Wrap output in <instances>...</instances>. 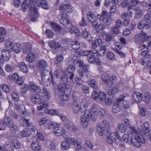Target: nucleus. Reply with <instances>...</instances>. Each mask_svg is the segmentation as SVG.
<instances>
[{
	"mask_svg": "<svg viewBox=\"0 0 151 151\" xmlns=\"http://www.w3.org/2000/svg\"><path fill=\"white\" fill-rule=\"evenodd\" d=\"M35 1L36 0H25L23 1L21 7L22 10L24 12L26 11L29 7L32 14L31 20L32 22L35 21L39 16L35 6Z\"/></svg>",
	"mask_w": 151,
	"mask_h": 151,
	"instance_id": "f257e3e1",
	"label": "nucleus"
},
{
	"mask_svg": "<svg viewBox=\"0 0 151 151\" xmlns=\"http://www.w3.org/2000/svg\"><path fill=\"white\" fill-rule=\"evenodd\" d=\"M83 114L81 115L80 121L81 124L83 128H85L87 127L90 118L93 121H96L97 118V112L90 111L85 109L83 112Z\"/></svg>",
	"mask_w": 151,
	"mask_h": 151,
	"instance_id": "f03ea898",
	"label": "nucleus"
},
{
	"mask_svg": "<svg viewBox=\"0 0 151 151\" xmlns=\"http://www.w3.org/2000/svg\"><path fill=\"white\" fill-rule=\"evenodd\" d=\"M5 47L9 49L10 51L12 52L14 51L17 53H19L21 49L20 45L19 44L16 43L13 45L12 42L7 40L5 41Z\"/></svg>",
	"mask_w": 151,
	"mask_h": 151,
	"instance_id": "7ed1b4c3",
	"label": "nucleus"
},
{
	"mask_svg": "<svg viewBox=\"0 0 151 151\" xmlns=\"http://www.w3.org/2000/svg\"><path fill=\"white\" fill-rule=\"evenodd\" d=\"M4 121L7 124V125L10 128V130L11 133H15L18 131L17 126L13 122V121L9 119V117L5 116Z\"/></svg>",
	"mask_w": 151,
	"mask_h": 151,
	"instance_id": "20e7f679",
	"label": "nucleus"
},
{
	"mask_svg": "<svg viewBox=\"0 0 151 151\" xmlns=\"http://www.w3.org/2000/svg\"><path fill=\"white\" fill-rule=\"evenodd\" d=\"M131 143L137 147H139L141 143H145V141L142 136L136 135L135 137L132 138Z\"/></svg>",
	"mask_w": 151,
	"mask_h": 151,
	"instance_id": "39448f33",
	"label": "nucleus"
},
{
	"mask_svg": "<svg viewBox=\"0 0 151 151\" xmlns=\"http://www.w3.org/2000/svg\"><path fill=\"white\" fill-rule=\"evenodd\" d=\"M87 60L89 63H93L97 62V64H99L98 62V54L94 52L93 50L90 52V54L88 55L87 57Z\"/></svg>",
	"mask_w": 151,
	"mask_h": 151,
	"instance_id": "423d86ee",
	"label": "nucleus"
},
{
	"mask_svg": "<svg viewBox=\"0 0 151 151\" xmlns=\"http://www.w3.org/2000/svg\"><path fill=\"white\" fill-rule=\"evenodd\" d=\"M49 46L51 48V50L53 53L57 52V50L61 47V45L59 42H57L55 40L49 41L48 43Z\"/></svg>",
	"mask_w": 151,
	"mask_h": 151,
	"instance_id": "0eeeda50",
	"label": "nucleus"
},
{
	"mask_svg": "<svg viewBox=\"0 0 151 151\" xmlns=\"http://www.w3.org/2000/svg\"><path fill=\"white\" fill-rule=\"evenodd\" d=\"M60 83L63 84L67 89L71 88L72 85L68 81V77L65 74L62 75L60 77Z\"/></svg>",
	"mask_w": 151,
	"mask_h": 151,
	"instance_id": "6e6552de",
	"label": "nucleus"
},
{
	"mask_svg": "<svg viewBox=\"0 0 151 151\" xmlns=\"http://www.w3.org/2000/svg\"><path fill=\"white\" fill-rule=\"evenodd\" d=\"M61 13L60 16L61 18L60 19V23L64 26H66L65 24L68 23L70 25L71 23V21L68 19L67 13L64 11H62Z\"/></svg>",
	"mask_w": 151,
	"mask_h": 151,
	"instance_id": "1a4fd4ad",
	"label": "nucleus"
},
{
	"mask_svg": "<svg viewBox=\"0 0 151 151\" xmlns=\"http://www.w3.org/2000/svg\"><path fill=\"white\" fill-rule=\"evenodd\" d=\"M29 90L33 92H36L37 93H40L41 92V89L40 87L35 84L34 83H30L28 86Z\"/></svg>",
	"mask_w": 151,
	"mask_h": 151,
	"instance_id": "9d476101",
	"label": "nucleus"
},
{
	"mask_svg": "<svg viewBox=\"0 0 151 151\" xmlns=\"http://www.w3.org/2000/svg\"><path fill=\"white\" fill-rule=\"evenodd\" d=\"M32 101L34 104H39L42 102V99L40 94L37 93H34L31 96Z\"/></svg>",
	"mask_w": 151,
	"mask_h": 151,
	"instance_id": "9b49d317",
	"label": "nucleus"
},
{
	"mask_svg": "<svg viewBox=\"0 0 151 151\" xmlns=\"http://www.w3.org/2000/svg\"><path fill=\"white\" fill-rule=\"evenodd\" d=\"M142 99V95L139 92L136 91L134 93L132 96V99L136 103L140 102Z\"/></svg>",
	"mask_w": 151,
	"mask_h": 151,
	"instance_id": "f8f14e48",
	"label": "nucleus"
},
{
	"mask_svg": "<svg viewBox=\"0 0 151 151\" xmlns=\"http://www.w3.org/2000/svg\"><path fill=\"white\" fill-rule=\"evenodd\" d=\"M11 52L9 51V49L7 50H2L1 52V56L5 60L8 61L10 58L9 53Z\"/></svg>",
	"mask_w": 151,
	"mask_h": 151,
	"instance_id": "ddd939ff",
	"label": "nucleus"
},
{
	"mask_svg": "<svg viewBox=\"0 0 151 151\" xmlns=\"http://www.w3.org/2000/svg\"><path fill=\"white\" fill-rule=\"evenodd\" d=\"M54 134L57 136L63 135L66 133L65 130L63 128L56 127L53 131Z\"/></svg>",
	"mask_w": 151,
	"mask_h": 151,
	"instance_id": "4468645a",
	"label": "nucleus"
},
{
	"mask_svg": "<svg viewBox=\"0 0 151 151\" xmlns=\"http://www.w3.org/2000/svg\"><path fill=\"white\" fill-rule=\"evenodd\" d=\"M12 78L16 81L17 84L19 85H22L23 82V77L19 76L17 73H14L13 74Z\"/></svg>",
	"mask_w": 151,
	"mask_h": 151,
	"instance_id": "2eb2a0df",
	"label": "nucleus"
},
{
	"mask_svg": "<svg viewBox=\"0 0 151 151\" xmlns=\"http://www.w3.org/2000/svg\"><path fill=\"white\" fill-rule=\"evenodd\" d=\"M75 69V67L72 65H69L67 68V72L70 75L69 78L72 81H73L74 76V72Z\"/></svg>",
	"mask_w": 151,
	"mask_h": 151,
	"instance_id": "dca6fc26",
	"label": "nucleus"
},
{
	"mask_svg": "<svg viewBox=\"0 0 151 151\" xmlns=\"http://www.w3.org/2000/svg\"><path fill=\"white\" fill-rule=\"evenodd\" d=\"M37 5L45 9H48L49 8L48 4L46 0H38Z\"/></svg>",
	"mask_w": 151,
	"mask_h": 151,
	"instance_id": "f3484780",
	"label": "nucleus"
},
{
	"mask_svg": "<svg viewBox=\"0 0 151 151\" xmlns=\"http://www.w3.org/2000/svg\"><path fill=\"white\" fill-rule=\"evenodd\" d=\"M32 46L29 43H25L23 47L22 52L25 54H27L31 50Z\"/></svg>",
	"mask_w": 151,
	"mask_h": 151,
	"instance_id": "a211bd4d",
	"label": "nucleus"
},
{
	"mask_svg": "<svg viewBox=\"0 0 151 151\" xmlns=\"http://www.w3.org/2000/svg\"><path fill=\"white\" fill-rule=\"evenodd\" d=\"M65 126L67 129L72 132L76 133L78 131L77 128L76 126L71 125L68 123H65Z\"/></svg>",
	"mask_w": 151,
	"mask_h": 151,
	"instance_id": "6ab92c4d",
	"label": "nucleus"
},
{
	"mask_svg": "<svg viewBox=\"0 0 151 151\" xmlns=\"http://www.w3.org/2000/svg\"><path fill=\"white\" fill-rule=\"evenodd\" d=\"M18 66L20 70L23 72L27 73L28 72V68L27 65L24 62H21L19 63Z\"/></svg>",
	"mask_w": 151,
	"mask_h": 151,
	"instance_id": "aec40b11",
	"label": "nucleus"
},
{
	"mask_svg": "<svg viewBox=\"0 0 151 151\" xmlns=\"http://www.w3.org/2000/svg\"><path fill=\"white\" fill-rule=\"evenodd\" d=\"M63 4L65 6V11L69 13L72 12L73 7L70 3L68 1L67 2L66 1H63Z\"/></svg>",
	"mask_w": 151,
	"mask_h": 151,
	"instance_id": "412c9836",
	"label": "nucleus"
},
{
	"mask_svg": "<svg viewBox=\"0 0 151 151\" xmlns=\"http://www.w3.org/2000/svg\"><path fill=\"white\" fill-rule=\"evenodd\" d=\"M149 25L150 22H145L143 21H142L138 23L137 27L138 29H141L145 27H146L147 29L149 28Z\"/></svg>",
	"mask_w": 151,
	"mask_h": 151,
	"instance_id": "4be33fe9",
	"label": "nucleus"
},
{
	"mask_svg": "<svg viewBox=\"0 0 151 151\" xmlns=\"http://www.w3.org/2000/svg\"><path fill=\"white\" fill-rule=\"evenodd\" d=\"M5 116H9L12 117L14 119H17L19 118L18 115L16 113H14L11 110H7L6 112V115Z\"/></svg>",
	"mask_w": 151,
	"mask_h": 151,
	"instance_id": "5701e85b",
	"label": "nucleus"
},
{
	"mask_svg": "<svg viewBox=\"0 0 151 151\" xmlns=\"http://www.w3.org/2000/svg\"><path fill=\"white\" fill-rule=\"evenodd\" d=\"M106 48L105 46H102L98 50H94V52L98 54V55H99L101 56H104L106 53Z\"/></svg>",
	"mask_w": 151,
	"mask_h": 151,
	"instance_id": "b1692460",
	"label": "nucleus"
},
{
	"mask_svg": "<svg viewBox=\"0 0 151 151\" xmlns=\"http://www.w3.org/2000/svg\"><path fill=\"white\" fill-rule=\"evenodd\" d=\"M143 41V36L141 34L136 35L134 38V41L137 43H140Z\"/></svg>",
	"mask_w": 151,
	"mask_h": 151,
	"instance_id": "393cba45",
	"label": "nucleus"
},
{
	"mask_svg": "<svg viewBox=\"0 0 151 151\" xmlns=\"http://www.w3.org/2000/svg\"><path fill=\"white\" fill-rule=\"evenodd\" d=\"M121 110L120 105L117 102H114L112 107V112L116 113L119 112Z\"/></svg>",
	"mask_w": 151,
	"mask_h": 151,
	"instance_id": "a878e982",
	"label": "nucleus"
},
{
	"mask_svg": "<svg viewBox=\"0 0 151 151\" xmlns=\"http://www.w3.org/2000/svg\"><path fill=\"white\" fill-rule=\"evenodd\" d=\"M81 107L78 105L77 103H75L73 104L72 106V111L74 114H77L79 111Z\"/></svg>",
	"mask_w": 151,
	"mask_h": 151,
	"instance_id": "bb28decb",
	"label": "nucleus"
},
{
	"mask_svg": "<svg viewBox=\"0 0 151 151\" xmlns=\"http://www.w3.org/2000/svg\"><path fill=\"white\" fill-rule=\"evenodd\" d=\"M11 142L13 147L15 148L18 149L20 148L21 145L20 143L17 140L15 139H12L11 140Z\"/></svg>",
	"mask_w": 151,
	"mask_h": 151,
	"instance_id": "cd10ccee",
	"label": "nucleus"
},
{
	"mask_svg": "<svg viewBox=\"0 0 151 151\" xmlns=\"http://www.w3.org/2000/svg\"><path fill=\"white\" fill-rule=\"evenodd\" d=\"M66 88L65 87V86L63 85V84L60 83L59 84L57 87L56 91L55 92V93L56 94L57 91H58V93H63L65 91V89Z\"/></svg>",
	"mask_w": 151,
	"mask_h": 151,
	"instance_id": "c85d7f7f",
	"label": "nucleus"
},
{
	"mask_svg": "<svg viewBox=\"0 0 151 151\" xmlns=\"http://www.w3.org/2000/svg\"><path fill=\"white\" fill-rule=\"evenodd\" d=\"M96 128L98 133L100 136H102L105 134L106 129L98 125L96 126Z\"/></svg>",
	"mask_w": 151,
	"mask_h": 151,
	"instance_id": "c756f323",
	"label": "nucleus"
},
{
	"mask_svg": "<svg viewBox=\"0 0 151 151\" xmlns=\"http://www.w3.org/2000/svg\"><path fill=\"white\" fill-rule=\"evenodd\" d=\"M106 96V95L104 93L100 91L99 92L98 100L97 101L102 102L104 101Z\"/></svg>",
	"mask_w": 151,
	"mask_h": 151,
	"instance_id": "7c9ffc66",
	"label": "nucleus"
},
{
	"mask_svg": "<svg viewBox=\"0 0 151 151\" xmlns=\"http://www.w3.org/2000/svg\"><path fill=\"white\" fill-rule=\"evenodd\" d=\"M47 66V63L45 60H41L39 62L38 67L40 69H45Z\"/></svg>",
	"mask_w": 151,
	"mask_h": 151,
	"instance_id": "2f4dec72",
	"label": "nucleus"
},
{
	"mask_svg": "<svg viewBox=\"0 0 151 151\" xmlns=\"http://www.w3.org/2000/svg\"><path fill=\"white\" fill-rule=\"evenodd\" d=\"M71 46L72 48L75 50L79 49L80 47L79 42L76 41L72 42Z\"/></svg>",
	"mask_w": 151,
	"mask_h": 151,
	"instance_id": "473e14b6",
	"label": "nucleus"
},
{
	"mask_svg": "<svg viewBox=\"0 0 151 151\" xmlns=\"http://www.w3.org/2000/svg\"><path fill=\"white\" fill-rule=\"evenodd\" d=\"M52 28L56 31H60L62 29L61 27L58 24L52 22H50Z\"/></svg>",
	"mask_w": 151,
	"mask_h": 151,
	"instance_id": "72a5a7b5",
	"label": "nucleus"
},
{
	"mask_svg": "<svg viewBox=\"0 0 151 151\" xmlns=\"http://www.w3.org/2000/svg\"><path fill=\"white\" fill-rule=\"evenodd\" d=\"M98 125L106 129V128H108L109 127V122L107 120L104 119Z\"/></svg>",
	"mask_w": 151,
	"mask_h": 151,
	"instance_id": "f704fd0d",
	"label": "nucleus"
},
{
	"mask_svg": "<svg viewBox=\"0 0 151 151\" xmlns=\"http://www.w3.org/2000/svg\"><path fill=\"white\" fill-rule=\"evenodd\" d=\"M109 136L114 141L116 138L119 139H120V136L118 132H112L110 133Z\"/></svg>",
	"mask_w": 151,
	"mask_h": 151,
	"instance_id": "c9c22d12",
	"label": "nucleus"
},
{
	"mask_svg": "<svg viewBox=\"0 0 151 151\" xmlns=\"http://www.w3.org/2000/svg\"><path fill=\"white\" fill-rule=\"evenodd\" d=\"M118 129L119 131L121 133H124L127 130L126 126L124 124L120 123L118 126Z\"/></svg>",
	"mask_w": 151,
	"mask_h": 151,
	"instance_id": "e433bc0d",
	"label": "nucleus"
},
{
	"mask_svg": "<svg viewBox=\"0 0 151 151\" xmlns=\"http://www.w3.org/2000/svg\"><path fill=\"white\" fill-rule=\"evenodd\" d=\"M49 73L50 74V73H49L47 70L46 69H42L41 73V76L43 81L47 78V76Z\"/></svg>",
	"mask_w": 151,
	"mask_h": 151,
	"instance_id": "4c0bfd02",
	"label": "nucleus"
},
{
	"mask_svg": "<svg viewBox=\"0 0 151 151\" xmlns=\"http://www.w3.org/2000/svg\"><path fill=\"white\" fill-rule=\"evenodd\" d=\"M68 24H69L68 23L65 24L66 25V26H65V27H67L69 30V32L71 34H73L74 33V32L75 30V28L71 22L70 24V25H68Z\"/></svg>",
	"mask_w": 151,
	"mask_h": 151,
	"instance_id": "58836bf2",
	"label": "nucleus"
},
{
	"mask_svg": "<svg viewBox=\"0 0 151 151\" xmlns=\"http://www.w3.org/2000/svg\"><path fill=\"white\" fill-rule=\"evenodd\" d=\"M101 78L102 80L106 84H108L109 82L110 76L106 73H103L101 75Z\"/></svg>",
	"mask_w": 151,
	"mask_h": 151,
	"instance_id": "ea45409f",
	"label": "nucleus"
},
{
	"mask_svg": "<svg viewBox=\"0 0 151 151\" xmlns=\"http://www.w3.org/2000/svg\"><path fill=\"white\" fill-rule=\"evenodd\" d=\"M118 93V89L116 87H113L110 89L108 91V94L109 95L111 96L112 95H115Z\"/></svg>",
	"mask_w": 151,
	"mask_h": 151,
	"instance_id": "a19ab883",
	"label": "nucleus"
},
{
	"mask_svg": "<svg viewBox=\"0 0 151 151\" xmlns=\"http://www.w3.org/2000/svg\"><path fill=\"white\" fill-rule=\"evenodd\" d=\"M26 60L29 63H32L35 60L34 54L30 53L27 55L26 58Z\"/></svg>",
	"mask_w": 151,
	"mask_h": 151,
	"instance_id": "79ce46f5",
	"label": "nucleus"
},
{
	"mask_svg": "<svg viewBox=\"0 0 151 151\" xmlns=\"http://www.w3.org/2000/svg\"><path fill=\"white\" fill-rule=\"evenodd\" d=\"M145 42L147 43V45L143 44V47H144L143 49H147L146 48L147 47L151 45V37H147L144 41V42Z\"/></svg>",
	"mask_w": 151,
	"mask_h": 151,
	"instance_id": "37998d69",
	"label": "nucleus"
},
{
	"mask_svg": "<svg viewBox=\"0 0 151 151\" xmlns=\"http://www.w3.org/2000/svg\"><path fill=\"white\" fill-rule=\"evenodd\" d=\"M88 83L92 88L95 89H97L98 86L95 80L91 79L88 81Z\"/></svg>",
	"mask_w": 151,
	"mask_h": 151,
	"instance_id": "c03bdc74",
	"label": "nucleus"
},
{
	"mask_svg": "<svg viewBox=\"0 0 151 151\" xmlns=\"http://www.w3.org/2000/svg\"><path fill=\"white\" fill-rule=\"evenodd\" d=\"M45 112L48 114H50L52 115H58L59 114V113L58 111L55 109H50L48 110L47 109H46L45 111Z\"/></svg>",
	"mask_w": 151,
	"mask_h": 151,
	"instance_id": "a18cd8bd",
	"label": "nucleus"
},
{
	"mask_svg": "<svg viewBox=\"0 0 151 151\" xmlns=\"http://www.w3.org/2000/svg\"><path fill=\"white\" fill-rule=\"evenodd\" d=\"M61 148L63 149L67 150L69 148L70 145L65 140V141L62 142L61 144Z\"/></svg>",
	"mask_w": 151,
	"mask_h": 151,
	"instance_id": "49530a36",
	"label": "nucleus"
},
{
	"mask_svg": "<svg viewBox=\"0 0 151 151\" xmlns=\"http://www.w3.org/2000/svg\"><path fill=\"white\" fill-rule=\"evenodd\" d=\"M14 68V66L9 64H6L5 66V70L8 72L13 71Z\"/></svg>",
	"mask_w": 151,
	"mask_h": 151,
	"instance_id": "de8ad7c7",
	"label": "nucleus"
},
{
	"mask_svg": "<svg viewBox=\"0 0 151 151\" xmlns=\"http://www.w3.org/2000/svg\"><path fill=\"white\" fill-rule=\"evenodd\" d=\"M59 97L60 99V104L62 103V102L67 101L68 99V96L67 95L63 94V93H62L60 95Z\"/></svg>",
	"mask_w": 151,
	"mask_h": 151,
	"instance_id": "09e8293b",
	"label": "nucleus"
},
{
	"mask_svg": "<svg viewBox=\"0 0 151 151\" xmlns=\"http://www.w3.org/2000/svg\"><path fill=\"white\" fill-rule=\"evenodd\" d=\"M45 33L47 37L49 38H52L54 35L52 32L51 30L49 29H47L45 31Z\"/></svg>",
	"mask_w": 151,
	"mask_h": 151,
	"instance_id": "8fccbe9b",
	"label": "nucleus"
},
{
	"mask_svg": "<svg viewBox=\"0 0 151 151\" xmlns=\"http://www.w3.org/2000/svg\"><path fill=\"white\" fill-rule=\"evenodd\" d=\"M112 19L111 18L110 15L108 14L106 16V18L105 21V23L106 25H109L111 24L112 22Z\"/></svg>",
	"mask_w": 151,
	"mask_h": 151,
	"instance_id": "3c124183",
	"label": "nucleus"
},
{
	"mask_svg": "<svg viewBox=\"0 0 151 151\" xmlns=\"http://www.w3.org/2000/svg\"><path fill=\"white\" fill-rule=\"evenodd\" d=\"M151 99V97L150 94L148 92L145 93V102L146 104H148L150 102Z\"/></svg>",
	"mask_w": 151,
	"mask_h": 151,
	"instance_id": "603ef678",
	"label": "nucleus"
},
{
	"mask_svg": "<svg viewBox=\"0 0 151 151\" xmlns=\"http://www.w3.org/2000/svg\"><path fill=\"white\" fill-rule=\"evenodd\" d=\"M151 18L150 14L147 13L144 16L143 20L145 22H150L149 21Z\"/></svg>",
	"mask_w": 151,
	"mask_h": 151,
	"instance_id": "864d4df0",
	"label": "nucleus"
},
{
	"mask_svg": "<svg viewBox=\"0 0 151 151\" xmlns=\"http://www.w3.org/2000/svg\"><path fill=\"white\" fill-rule=\"evenodd\" d=\"M107 58L109 60H113L115 58L114 53L112 52H108L106 55Z\"/></svg>",
	"mask_w": 151,
	"mask_h": 151,
	"instance_id": "5fc2aeb1",
	"label": "nucleus"
},
{
	"mask_svg": "<svg viewBox=\"0 0 151 151\" xmlns=\"http://www.w3.org/2000/svg\"><path fill=\"white\" fill-rule=\"evenodd\" d=\"M12 96L13 99L15 101H18L19 100V95L17 93L13 92L12 93Z\"/></svg>",
	"mask_w": 151,
	"mask_h": 151,
	"instance_id": "6e6d98bb",
	"label": "nucleus"
},
{
	"mask_svg": "<svg viewBox=\"0 0 151 151\" xmlns=\"http://www.w3.org/2000/svg\"><path fill=\"white\" fill-rule=\"evenodd\" d=\"M1 87L3 91L6 93H8L10 92V88L7 85L5 84H2Z\"/></svg>",
	"mask_w": 151,
	"mask_h": 151,
	"instance_id": "4d7b16f0",
	"label": "nucleus"
},
{
	"mask_svg": "<svg viewBox=\"0 0 151 151\" xmlns=\"http://www.w3.org/2000/svg\"><path fill=\"white\" fill-rule=\"evenodd\" d=\"M144 6L148 8V13L150 14L151 13V3H150L145 2L144 4Z\"/></svg>",
	"mask_w": 151,
	"mask_h": 151,
	"instance_id": "13d9d810",
	"label": "nucleus"
},
{
	"mask_svg": "<svg viewBox=\"0 0 151 151\" xmlns=\"http://www.w3.org/2000/svg\"><path fill=\"white\" fill-rule=\"evenodd\" d=\"M65 140L70 146L71 145H74L76 141L74 138L69 137L66 138Z\"/></svg>",
	"mask_w": 151,
	"mask_h": 151,
	"instance_id": "bf43d9fd",
	"label": "nucleus"
},
{
	"mask_svg": "<svg viewBox=\"0 0 151 151\" xmlns=\"http://www.w3.org/2000/svg\"><path fill=\"white\" fill-rule=\"evenodd\" d=\"M79 25L81 27H85L87 25V23L83 17H82L81 20L79 22Z\"/></svg>",
	"mask_w": 151,
	"mask_h": 151,
	"instance_id": "052dcab7",
	"label": "nucleus"
},
{
	"mask_svg": "<svg viewBox=\"0 0 151 151\" xmlns=\"http://www.w3.org/2000/svg\"><path fill=\"white\" fill-rule=\"evenodd\" d=\"M87 101L86 99H82L81 102V107H85L87 106Z\"/></svg>",
	"mask_w": 151,
	"mask_h": 151,
	"instance_id": "680f3d73",
	"label": "nucleus"
},
{
	"mask_svg": "<svg viewBox=\"0 0 151 151\" xmlns=\"http://www.w3.org/2000/svg\"><path fill=\"white\" fill-rule=\"evenodd\" d=\"M149 60L150 59L149 58L144 57L142 58L141 60V64L143 65H145L148 64Z\"/></svg>",
	"mask_w": 151,
	"mask_h": 151,
	"instance_id": "e2e57ef3",
	"label": "nucleus"
},
{
	"mask_svg": "<svg viewBox=\"0 0 151 151\" xmlns=\"http://www.w3.org/2000/svg\"><path fill=\"white\" fill-rule=\"evenodd\" d=\"M7 124L3 121H1L0 122V130H4L5 129L6 127Z\"/></svg>",
	"mask_w": 151,
	"mask_h": 151,
	"instance_id": "0e129e2a",
	"label": "nucleus"
},
{
	"mask_svg": "<svg viewBox=\"0 0 151 151\" xmlns=\"http://www.w3.org/2000/svg\"><path fill=\"white\" fill-rule=\"evenodd\" d=\"M74 145H75L76 150H80L82 148V146L81 145V143L77 141L76 140Z\"/></svg>",
	"mask_w": 151,
	"mask_h": 151,
	"instance_id": "69168bd1",
	"label": "nucleus"
},
{
	"mask_svg": "<svg viewBox=\"0 0 151 151\" xmlns=\"http://www.w3.org/2000/svg\"><path fill=\"white\" fill-rule=\"evenodd\" d=\"M142 14V11L141 9H138L136 11V15L135 17L137 18H139Z\"/></svg>",
	"mask_w": 151,
	"mask_h": 151,
	"instance_id": "338daca9",
	"label": "nucleus"
},
{
	"mask_svg": "<svg viewBox=\"0 0 151 151\" xmlns=\"http://www.w3.org/2000/svg\"><path fill=\"white\" fill-rule=\"evenodd\" d=\"M89 22H90L93 27L96 28L97 27L98 23L96 22V19L93 20H91L90 19L89 20Z\"/></svg>",
	"mask_w": 151,
	"mask_h": 151,
	"instance_id": "774afa93",
	"label": "nucleus"
}]
</instances>
